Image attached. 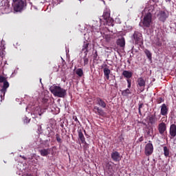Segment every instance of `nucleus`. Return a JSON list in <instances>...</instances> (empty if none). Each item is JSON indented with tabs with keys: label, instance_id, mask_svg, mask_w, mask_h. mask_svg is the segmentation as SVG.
<instances>
[{
	"label": "nucleus",
	"instance_id": "obj_21",
	"mask_svg": "<svg viewBox=\"0 0 176 176\" xmlns=\"http://www.w3.org/2000/svg\"><path fill=\"white\" fill-rule=\"evenodd\" d=\"M117 45L120 46V47H124V46H126V41L124 40V38H119L117 41Z\"/></svg>",
	"mask_w": 176,
	"mask_h": 176
},
{
	"label": "nucleus",
	"instance_id": "obj_37",
	"mask_svg": "<svg viewBox=\"0 0 176 176\" xmlns=\"http://www.w3.org/2000/svg\"><path fill=\"white\" fill-rule=\"evenodd\" d=\"M120 142H123V140H124V137L120 136L119 137Z\"/></svg>",
	"mask_w": 176,
	"mask_h": 176
},
{
	"label": "nucleus",
	"instance_id": "obj_35",
	"mask_svg": "<svg viewBox=\"0 0 176 176\" xmlns=\"http://www.w3.org/2000/svg\"><path fill=\"white\" fill-rule=\"evenodd\" d=\"M107 174L109 176H112L113 175V172H112L111 170H110L109 169H108V170L107 171Z\"/></svg>",
	"mask_w": 176,
	"mask_h": 176
},
{
	"label": "nucleus",
	"instance_id": "obj_23",
	"mask_svg": "<svg viewBox=\"0 0 176 176\" xmlns=\"http://www.w3.org/2000/svg\"><path fill=\"white\" fill-rule=\"evenodd\" d=\"M0 43V57L3 58V56H5V49H6V47H5V45H3V43Z\"/></svg>",
	"mask_w": 176,
	"mask_h": 176
},
{
	"label": "nucleus",
	"instance_id": "obj_34",
	"mask_svg": "<svg viewBox=\"0 0 176 176\" xmlns=\"http://www.w3.org/2000/svg\"><path fill=\"white\" fill-rule=\"evenodd\" d=\"M89 64V58H84V65H87Z\"/></svg>",
	"mask_w": 176,
	"mask_h": 176
},
{
	"label": "nucleus",
	"instance_id": "obj_46",
	"mask_svg": "<svg viewBox=\"0 0 176 176\" xmlns=\"http://www.w3.org/2000/svg\"><path fill=\"white\" fill-rule=\"evenodd\" d=\"M1 98H2V95H0Z\"/></svg>",
	"mask_w": 176,
	"mask_h": 176
},
{
	"label": "nucleus",
	"instance_id": "obj_12",
	"mask_svg": "<svg viewBox=\"0 0 176 176\" xmlns=\"http://www.w3.org/2000/svg\"><path fill=\"white\" fill-rule=\"evenodd\" d=\"M113 162H119L120 160V153L118 151H113L111 154Z\"/></svg>",
	"mask_w": 176,
	"mask_h": 176
},
{
	"label": "nucleus",
	"instance_id": "obj_14",
	"mask_svg": "<svg viewBox=\"0 0 176 176\" xmlns=\"http://www.w3.org/2000/svg\"><path fill=\"white\" fill-rule=\"evenodd\" d=\"M96 104L99 105L100 108H107V102L101 98H96Z\"/></svg>",
	"mask_w": 176,
	"mask_h": 176
},
{
	"label": "nucleus",
	"instance_id": "obj_33",
	"mask_svg": "<svg viewBox=\"0 0 176 176\" xmlns=\"http://www.w3.org/2000/svg\"><path fill=\"white\" fill-rule=\"evenodd\" d=\"M73 119L75 120V122H77L78 124H80V122H79V120H78V117H76V116H73Z\"/></svg>",
	"mask_w": 176,
	"mask_h": 176
},
{
	"label": "nucleus",
	"instance_id": "obj_6",
	"mask_svg": "<svg viewBox=\"0 0 176 176\" xmlns=\"http://www.w3.org/2000/svg\"><path fill=\"white\" fill-rule=\"evenodd\" d=\"M102 17L107 24L113 27V21L112 20V19H111V13H109V11H104L103 12Z\"/></svg>",
	"mask_w": 176,
	"mask_h": 176
},
{
	"label": "nucleus",
	"instance_id": "obj_15",
	"mask_svg": "<svg viewBox=\"0 0 176 176\" xmlns=\"http://www.w3.org/2000/svg\"><path fill=\"white\" fill-rule=\"evenodd\" d=\"M51 149L52 148H43V149L38 150V152H39L41 156L46 157L48 155H50Z\"/></svg>",
	"mask_w": 176,
	"mask_h": 176
},
{
	"label": "nucleus",
	"instance_id": "obj_36",
	"mask_svg": "<svg viewBox=\"0 0 176 176\" xmlns=\"http://www.w3.org/2000/svg\"><path fill=\"white\" fill-rule=\"evenodd\" d=\"M155 45L156 46H159L160 47L162 46V43L160 42V41H158L156 42Z\"/></svg>",
	"mask_w": 176,
	"mask_h": 176
},
{
	"label": "nucleus",
	"instance_id": "obj_5",
	"mask_svg": "<svg viewBox=\"0 0 176 176\" xmlns=\"http://www.w3.org/2000/svg\"><path fill=\"white\" fill-rule=\"evenodd\" d=\"M169 16L170 13L166 10H160L157 14L158 20L162 23H165Z\"/></svg>",
	"mask_w": 176,
	"mask_h": 176
},
{
	"label": "nucleus",
	"instance_id": "obj_41",
	"mask_svg": "<svg viewBox=\"0 0 176 176\" xmlns=\"http://www.w3.org/2000/svg\"><path fill=\"white\" fill-rule=\"evenodd\" d=\"M165 2H168V3H171V0H165Z\"/></svg>",
	"mask_w": 176,
	"mask_h": 176
},
{
	"label": "nucleus",
	"instance_id": "obj_8",
	"mask_svg": "<svg viewBox=\"0 0 176 176\" xmlns=\"http://www.w3.org/2000/svg\"><path fill=\"white\" fill-rule=\"evenodd\" d=\"M147 120H148V123L150 124H155L156 122H157V117H156V112L154 114H151L147 116Z\"/></svg>",
	"mask_w": 176,
	"mask_h": 176
},
{
	"label": "nucleus",
	"instance_id": "obj_25",
	"mask_svg": "<svg viewBox=\"0 0 176 176\" xmlns=\"http://www.w3.org/2000/svg\"><path fill=\"white\" fill-rule=\"evenodd\" d=\"M164 155L165 157H168L170 156V149L167 146H164Z\"/></svg>",
	"mask_w": 176,
	"mask_h": 176
},
{
	"label": "nucleus",
	"instance_id": "obj_10",
	"mask_svg": "<svg viewBox=\"0 0 176 176\" xmlns=\"http://www.w3.org/2000/svg\"><path fill=\"white\" fill-rule=\"evenodd\" d=\"M170 138L173 140L176 136V125L175 124H171L169 129Z\"/></svg>",
	"mask_w": 176,
	"mask_h": 176
},
{
	"label": "nucleus",
	"instance_id": "obj_1",
	"mask_svg": "<svg viewBox=\"0 0 176 176\" xmlns=\"http://www.w3.org/2000/svg\"><path fill=\"white\" fill-rule=\"evenodd\" d=\"M155 7L153 6H147L144 8V12H147L142 21V27L144 30L145 28H149L151 27V24H152V17L153 16L152 13H153Z\"/></svg>",
	"mask_w": 176,
	"mask_h": 176
},
{
	"label": "nucleus",
	"instance_id": "obj_28",
	"mask_svg": "<svg viewBox=\"0 0 176 176\" xmlns=\"http://www.w3.org/2000/svg\"><path fill=\"white\" fill-rule=\"evenodd\" d=\"M56 138L57 142H58L59 144H61V142H63V140H61V138H60V135L58 133L56 134Z\"/></svg>",
	"mask_w": 176,
	"mask_h": 176
},
{
	"label": "nucleus",
	"instance_id": "obj_38",
	"mask_svg": "<svg viewBox=\"0 0 176 176\" xmlns=\"http://www.w3.org/2000/svg\"><path fill=\"white\" fill-rule=\"evenodd\" d=\"M139 142H142V141H144V137L141 136L139 139H138Z\"/></svg>",
	"mask_w": 176,
	"mask_h": 176
},
{
	"label": "nucleus",
	"instance_id": "obj_22",
	"mask_svg": "<svg viewBox=\"0 0 176 176\" xmlns=\"http://www.w3.org/2000/svg\"><path fill=\"white\" fill-rule=\"evenodd\" d=\"M89 45H90V43H89L87 41L84 42L82 49L84 53H89Z\"/></svg>",
	"mask_w": 176,
	"mask_h": 176
},
{
	"label": "nucleus",
	"instance_id": "obj_16",
	"mask_svg": "<svg viewBox=\"0 0 176 176\" xmlns=\"http://www.w3.org/2000/svg\"><path fill=\"white\" fill-rule=\"evenodd\" d=\"M167 113H168V107H167V105L166 104H163L161 106L160 114L162 116H166V115H167Z\"/></svg>",
	"mask_w": 176,
	"mask_h": 176
},
{
	"label": "nucleus",
	"instance_id": "obj_44",
	"mask_svg": "<svg viewBox=\"0 0 176 176\" xmlns=\"http://www.w3.org/2000/svg\"><path fill=\"white\" fill-rule=\"evenodd\" d=\"M52 149H56V146H53V147H52Z\"/></svg>",
	"mask_w": 176,
	"mask_h": 176
},
{
	"label": "nucleus",
	"instance_id": "obj_9",
	"mask_svg": "<svg viewBox=\"0 0 176 176\" xmlns=\"http://www.w3.org/2000/svg\"><path fill=\"white\" fill-rule=\"evenodd\" d=\"M167 130V126L166 125V123L161 122L158 125V131L161 135H163L164 134V132Z\"/></svg>",
	"mask_w": 176,
	"mask_h": 176
},
{
	"label": "nucleus",
	"instance_id": "obj_13",
	"mask_svg": "<svg viewBox=\"0 0 176 176\" xmlns=\"http://www.w3.org/2000/svg\"><path fill=\"white\" fill-rule=\"evenodd\" d=\"M3 87L1 89V93H3V96H5V94H6V91H8V89L9 88L10 84L6 79L3 82Z\"/></svg>",
	"mask_w": 176,
	"mask_h": 176
},
{
	"label": "nucleus",
	"instance_id": "obj_20",
	"mask_svg": "<svg viewBox=\"0 0 176 176\" xmlns=\"http://www.w3.org/2000/svg\"><path fill=\"white\" fill-rule=\"evenodd\" d=\"M122 75L124 78H126L127 79H130V78H133V72L124 70L122 72Z\"/></svg>",
	"mask_w": 176,
	"mask_h": 176
},
{
	"label": "nucleus",
	"instance_id": "obj_26",
	"mask_svg": "<svg viewBox=\"0 0 176 176\" xmlns=\"http://www.w3.org/2000/svg\"><path fill=\"white\" fill-rule=\"evenodd\" d=\"M76 74L79 76L80 78H82L83 76V69L81 68H78L76 70Z\"/></svg>",
	"mask_w": 176,
	"mask_h": 176
},
{
	"label": "nucleus",
	"instance_id": "obj_30",
	"mask_svg": "<svg viewBox=\"0 0 176 176\" xmlns=\"http://www.w3.org/2000/svg\"><path fill=\"white\" fill-rule=\"evenodd\" d=\"M5 80H6V78L0 75V83H3Z\"/></svg>",
	"mask_w": 176,
	"mask_h": 176
},
{
	"label": "nucleus",
	"instance_id": "obj_2",
	"mask_svg": "<svg viewBox=\"0 0 176 176\" xmlns=\"http://www.w3.org/2000/svg\"><path fill=\"white\" fill-rule=\"evenodd\" d=\"M50 91H51L53 96L59 98H64L67 96V90L56 85H53L50 87Z\"/></svg>",
	"mask_w": 176,
	"mask_h": 176
},
{
	"label": "nucleus",
	"instance_id": "obj_43",
	"mask_svg": "<svg viewBox=\"0 0 176 176\" xmlns=\"http://www.w3.org/2000/svg\"><path fill=\"white\" fill-rule=\"evenodd\" d=\"M100 23H101V24H102V19H100Z\"/></svg>",
	"mask_w": 176,
	"mask_h": 176
},
{
	"label": "nucleus",
	"instance_id": "obj_17",
	"mask_svg": "<svg viewBox=\"0 0 176 176\" xmlns=\"http://www.w3.org/2000/svg\"><path fill=\"white\" fill-rule=\"evenodd\" d=\"M137 83H138V87H142V89L145 88L146 82L144 78L142 77L138 78L137 80Z\"/></svg>",
	"mask_w": 176,
	"mask_h": 176
},
{
	"label": "nucleus",
	"instance_id": "obj_24",
	"mask_svg": "<svg viewBox=\"0 0 176 176\" xmlns=\"http://www.w3.org/2000/svg\"><path fill=\"white\" fill-rule=\"evenodd\" d=\"M129 94H131V91H130L129 88L122 91V96H123L124 97H127Z\"/></svg>",
	"mask_w": 176,
	"mask_h": 176
},
{
	"label": "nucleus",
	"instance_id": "obj_31",
	"mask_svg": "<svg viewBox=\"0 0 176 176\" xmlns=\"http://www.w3.org/2000/svg\"><path fill=\"white\" fill-rule=\"evenodd\" d=\"M126 82H127V83H128L127 87H128V89H130V87H131V80L127 79V80H126Z\"/></svg>",
	"mask_w": 176,
	"mask_h": 176
},
{
	"label": "nucleus",
	"instance_id": "obj_40",
	"mask_svg": "<svg viewBox=\"0 0 176 176\" xmlns=\"http://www.w3.org/2000/svg\"><path fill=\"white\" fill-rule=\"evenodd\" d=\"M147 134L150 135V137H152V134H151V131H148Z\"/></svg>",
	"mask_w": 176,
	"mask_h": 176
},
{
	"label": "nucleus",
	"instance_id": "obj_7",
	"mask_svg": "<svg viewBox=\"0 0 176 176\" xmlns=\"http://www.w3.org/2000/svg\"><path fill=\"white\" fill-rule=\"evenodd\" d=\"M153 153V144L151 143V141H149V143L146 144L144 148V154L146 156H151Z\"/></svg>",
	"mask_w": 176,
	"mask_h": 176
},
{
	"label": "nucleus",
	"instance_id": "obj_39",
	"mask_svg": "<svg viewBox=\"0 0 176 176\" xmlns=\"http://www.w3.org/2000/svg\"><path fill=\"white\" fill-rule=\"evenodd\" d=\"M98 55L97 54V52H95V54H94V60H96L97 59V56H98Z\"/></svg>",
	"mask_w": 176,
	"mask_h": 176
},
{
	"label": "nucleus",
	"instance_id": "obj_11",
	"mask_svg": "<svg viewBox=\"0 0 176 176\" xmlns=\"http://www.w3.org/2000/svg\"><path fill=\"white\" fill-rule=\"evenodd\" d=\"M93 111L94 112V113L98 115L99 116H104V115H105V112L104 111V110L98 106L94 107Z\"/></svg>",
	"mask_w": 176,
	"mask_h": 176
},
{
	"label": "nucleus",
	"instance_id": "obj_32",
	"mask_svg": "<svg viewBox=\"0 0 176 176\" xmlns=\"http://www.w3.org/2000/svg\"><path fill=\"white\" fill-rule=\"evenodd\" d=\"M142 107H144V103H140L139 104V107H138V111H139L140 115H141V108H142Z\"/></svg>",
	"mask_w": 176,
	"mask_h": 176
},
{
	"label": "nucleus",
	"instance_id": "obj_29",
	"mask_svg": "<svg viewBox=\"0 0 176 176\" xmlns=\"http://www.w3.org/2000/svg\"><path fill=\"white\" fill-rule=\"evenodd\" d=\"M162 102H164V99H163V98H158L157 99V103L162 104Z\"/></svg>",
	"mask_w": 176,
	"mask_h": 176
},
{
	"label": "nucleus",
	"instance_id": "obj_3",
	"mask_svg": "<svg viewBox=\"0 0 176 176\" xmlns=\"http://www.w3.org/2000/svg\"><path fill=\"white\" fill-rule=\"evenodd\" d=\"M14 3V10L15 12H21L25 6H27V1L25 0H12Z\"/></svg>",
	"mask_w": 176,
	"mask_h": 176
},
{
	"label": "nucleus",
	"instance_id": "obj_4",
	"mask_svg": "<svg viewBox=\"0 0 176 176\" xmlns=\"http://www.w3.org/2000/svg\"><path fill=\"white\" fill-rule=\"evenodd\" d=\"M133 42L135 45H141L142 43V34L138 31L134 32L131 36Z\"/></svg>",
	"mask_w": 176,
	"mask_h": 176
},
{
	"label": "nucleus",
	"instance_id": "obj_45",
	"mask_svg": "<svg viewBox=\"0 0 176 176\" xmlns=\"http://www.w3.org/2000/svg\"><path fill=\"white\" fill-rule=\"evenodd\" d=\"M127 63H129V64H131L130 60H127Z\"/></svg>",
	"mask_w": 176,
	"mask_h": 176
},
{
	"label": "nucleus",
	"instance_id": "obj_18",
	"mask_svg": "<svg viewBox=\"0 0 176 176\" xmlns=\"http://www.w3.org/2000/svg\"><path fill=\"white\" fill-rule=\"evenodd\" d=\"M78 138L80 140V141L82 144H85V145H86V144H87V142H86V138H85V135H83V133L82 132V130L78 131Z\"/></svg>",
	"mask_w": 176,
	"mask_h": 176
},
{
	"label": "nucleus",
	"instance_id": "obj_42",
	"mask_svg": "<svg viewBox=\"0 0 176 176\" xmlns=\"http://www.w3.org/2000/svg\"><path fill=\"white\" fill-rule=\"evenodd\" d=\"M21 157H22V159H24V160H27V158L24 156H21Z\"/></svg>",
	"mask_w": 176,
	"mask_h": 176
},
{
	"label": "nucleus",
	"instance_id": "obj_27",
	"mask_svg": "<svg viewBox=\"0 0 176 176\" xmlns=\"http://www.w3.org/2000/svg\"><path fill=\"white\" fill-rule=\"evenodd\" d=\"M144 53L148 60H152V53H151V51H149L148 50H145Z\"/></svg>",
	"mask_w": 176,
	"mask_h": 176
},
{
	"label": "nucleus",
	"instance_id": "obj_19",
	"mask_svg": "<svg viewBox=\"0 0 176 176\" xmlns=\"http://www.w3.org/2000/svg\"><path fill=\"white\" fill-rule=\"evenodd\" d=\"M103 73H104V76H105L106 79L107 80H109V75L111 74V69H109L108 67H104L103 69Z\"/></svg>",
	"mask_w": 176,
	"mask_h": 176
}]
</instances>
